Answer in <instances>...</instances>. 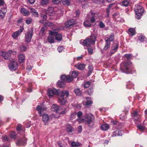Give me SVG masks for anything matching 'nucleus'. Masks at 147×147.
Listing matches in <instances>:
<instances>
[{"label":"nucleus","mask_w":147,"mask_h":147,"mask_svg":"<svg viewBox=\"0 0 147 147\" xmlns=\"http://www.w3.org/2000/svg\"><path fill=\"white\" fill-rule=\"evenodd\" d=\"M36 109L38 111L39 114L40 116L42 115V112L47 109L46 108H42L39 105L38 106L36 107ZM42 120L45 125L48 124L49 122V118L48 115L47 114H45L42 115Z\"/></svg>","instance_id":"1"},{"label":"nucleus","mask_w":147,"mask_h":147,"mask_svg":"<svg viewBox=\"0 0 147 147\" xmlns=\"http://www.w3.org/2000/svg\"><path fill=\"white\" fill-rule=\"evenodd\" d=\"M96 40V37L94 35L86 38L84 40H81L80 43L84 46L88 47L92 44H94Z\"/></svg>","instance_id":"2"},{"label":"nucleus","mask_w":147,"mask_h":147,"mask_svg":"<svg viewBox=\"0 0 147 147\" xmlns=\"http://www.w3.org/2000/svg\"><path fill=\"white\" fill-rule=\"evenodd\" d=\"M86 124L90 127H93L94 124V117L93 115L90 113L86 114Z\"/></svg>","instance_id":"3"},{"label":"nucleus","mask_w":147,"mask_h":147,"mask_svg":"<svg viewBox=\"0 0 147 147\" xmlns=\"http://www.w3.org/2000/svg\"><path fill=\"white\" fill-rule=\"evenodd\" d=\"M69 94V93L67 91L64 90L61 92L60 96L59 99V101L61 105L65 104L67 102L66 98L68 97Z\"/></svg>","instance_id":"4"},{"label":"nucleus","mask_w":147,"mask_h":147,"mask_svg":"<svg viewBox=\"0 0 147 147\" xmlns=\"http://www.w3.org/2000/svg\"><path fill=\"white\" fill-rule=\"evenodd\" d=\"M134 9L136 13V18L138 19H140L144 11L142 7L140 5L137 4L135 5V7Z\"/></svg>","instance_id":"5"},{"label":"nucleus","mask_w":147,"mask_h":147,"mask_svg":"<svg viewBox=\"0 0 147 147\" xmlns=\"http://www.w3.org/2000/svg\"><path fill=\"white\" fill-rule=\"evenodd\" d=\"M124 67L123 69H124V71L127 74H132V72L130 71L132 69V64L131 62H124L122 63Z\"/></svg>","instance_id":"6"},{"label":"nucleus","mask_w":147,"mask_h":147,"mask_svg":"<svg viewBox=\"0 0 147 147\" xmlns=\"http://www.w3.org/2000/svg\"><path fill=\"white\" fill-rule=\"evenodd\" d=\"M60 12V10L56 8L50 7L48 8L46 13L47 15L53 16L54 15L58 14Z\"/></svg>","instance_id":"7"},{"label":"nucleus","mask_w":147,"mask_h":147,"mask_svg":"<svg viewBox=\"0 0 147 147\" xmlns=\"http://www.w3.org/2000/svg\"><path fill=\"white\" fill-rule=\"evenodd\" d=\"M59 29L57 28L53 29V31H50L49 34L51 35H54L55 36V39L58 41H61L62 40V36L57 33V31L59 30Z\"/></svg>","instance_id":"8"},{"label":"nucleus","mask_w":147,"mask_h":147,"mask_svg":"<svg viewBox=\"0 0 147 147\" xmlns=\"http://www.w3.org/2000/svg\"><path fill=\"white\" fill-rule=\"evenodd\" d=\"M33 30L31 28L28 31L25 36V40L26 42H30L33 35Z\"/></svg>","instance_id":"9"},{"label":"nucleus","mask_w":147,"mask_h":147,"mask_svg":"<svg viewBox=\"0 0 147 147\" xmlns=\"http://www.w3.org/2000/svg\"><path fill=\"white\" fill-rule=\"evenodd\" d=\"M18 67V64L16 62L13 60L10 61V69L12 71L16 70Z\"/></svg>","instance_id":"10"},{"label":"nucleus","mask_w":147,"mask_h":147,"mask_svg":"<svg viewBox=\"0 0 147 147\" xmlns=\"http://www.w3.org/2000/svg\"><path fill=\"white\" fill-rule=\"evenodd\" d=\"M26 141V139L24 137H19L16 142V144L18 146H20L25 144Z\"/></svg>","instance_id":"11"},{"label":"nucleus","mask_w":147,"mask_h":147,"mask_svg":"<svg viewBox=\"0 0 147 147\" xmlns=\"http://www.w3.org/2000/svg\"><path fill=\"white\" fill-rule=\"evenodd\" d=\"M118 44L117 42H114L111 47V51L112 54H113L116 52L118 48Z\"/></svg>","instance_id":"12"},{"label":"nucleus","mask_w":147,"mask_h":147,"mask_svg":"<svg viewBox=\"0 0 147 147\" xmlns=\"http://www.w3.org/2000/svg\"><path fill=\"white\" fill-rule=\"evenodd\" d=\"M23 29V28L22 27L20 29L18 30L17 31L13 33L12 35V36L13 38H15L17 37L22 32Z\"/></svg>","instance_id":"13"},{"label":"nucleus","mask_w":147,"mask_h":147,"mask_svg":"<svg viewBox=\"0 0 147 147\" xmlns=\"http://www.w3.org/2000/svg\"><path fill=\"white\" fill-rule=\"evenodd\" d=\"M124 133V131L122 130H116L113 132V136H121Z\"/></svg>","instance_id":"14"},{"label":"nucleus","mask_w":147,"mask_h":147,"mask_svg":"<svg viewBox=\"0 0 147 147\" xmlns=\"http://www.w3.org/2000/svg\"><path fill=\"white\" fill-rule=\"evenodd\" d=\"M75 24V22L73 20H70L68 21L65 24V27L66 28H68L71 26H72Z\"/></svg>","instance_id":"15"},{"label":"nucleus","mask_w":147,"mask_h":147,"mask_svg":"<svg viewBox=\"0 0 147 147\" xmlns=\"http://www.w3.org/2000/svg\"><path fill=\"white\" fill-rule=\"evenodd\" d=\"M76 68L80 70H83L85 68V65L84 64H81L80 63H78L75 65Z\"/></svg>","instance_id":"16"},{"label":"nucleus","mask_w":147,"mask_h":147,"mask_svg":"<svg viewBox=\"0 0 147 147\" xmlns=\"http://www.w3.org/2000/svg\"><path fill=\"white\" fill-rule=\"evenodd\" d=\"M18 61L20 63H22L25 61V56L23 54H20L18 55Z\"/></svg>","instance_id":"17"},{"label":"nucleus","mask_w":147,"mask_h":147,"mask_svg":"<svg viewBox=\"0 0 147 147\" xmlns=\"http://www.w3.org/2000/svg\"><path fill=\"white\" fill-rule=\"evenodd\" d=\"M138 40L141 42L145 41L146 40V38L145 36L142 34H138Z\"/></svg>","instance_id":"18"},{"label":"nucleus","mask_w":147,"mask_h":147,"mask_svg":"<svg viewBox=\"0 0 147 147\" xmlns=\"http://www.w3.org/2000/svg\"><path fill=\"white\" fill-rule=\"evenodd\" d=\"M0 55L5 59H9L8 54L6 52H3V51H0Z\"/></svg>","instance_id":"19"},{"label":"nucleus","mask_w":147,"mask_h":147,"mask_svg":"<svg viewBox=\"0 0 147 147\" xmlns=\"http://www.w3.org/2000/svg\"><path fill=\"white\" fill-rule=\"evenodd\" d=\"M109 128V125L107 124H102L100 127L101 129L104 131L107 130Z\"/></svg>","instance_id":"20"},{"label":"nucleus","mask_w":147,"mask_h":147,"mask_svg":"<svg viewBox=\"0 0 147 147\" xmlns=\"http://www.w3.org/2000/svg\"><path fill=\"white\" fill-rule=\"evenodd\" d=\"M114 34L113 33H112L111 34L110 36L109 37L107 36H105V40H107V41H109L110 42V41H112L114 40Z\"/></svg>","instance_id":"21"},{"label":"nucleus","mask_w":147,"mask_h":147,"mask_svg":"<svg viewBox=\"0 0 147 147\" xmlns=\"http://www.w3.org/2000/svg\"><path fill=\"white\" fill-rule=\"evenodd\" d=\"M20 11L21 13L25 16H28L30 14L29 11L26 10L24 8H22Z\"/></svg>","instance_id":"22"},{"label":"nucleus","mask_w":147,"mask_h":147,"mask_svg":"<svg viewBox=\"0 0 147 147\" xmlns=\"http://www.w3.org/2000/svg\"><path fill=\"white\" fill-rule=\"evenodd\" d=\"M30 12L32 15L35 17H37L38 16V13L34 9L32 8H30Z\"/></svg>","instance_id":"23"},{"label":"nucleus","mask_w":147,"mask_h":147,"mask_svg":"<svg viewBox=\"0 0 147 147\" xmlns=\"http://www.w3.org/2000/svg\"><path fill=\"white\" fill-rule=\"evenodd\" d=\"M56 92V90L55 89L53 90L49 89V90L48 92V95L49 96H52Z\"/></svg>","instance_id":"24"},{"label":"nucleus","mask_w":147,"mask_h":147,"mask_svg":"<svg viewBox=\"0 0 147 147\" xmlns=\"http://www.w3.org/2000/svg\"><path fill=\"white\" fill-rule=\"evenodd\" d=\"M128 34L131 36L134 35L135 34V30L132 28H130L128 30Z\"/></svg>","instance_id":"25"},{"label":"nucleus","mask_w":147,"mask_h":147,"mask_svg":"<svg viewBox=\"0 0 147 147\" xmlns=\"http://www.w3.org/2000/svg\"><path fill=\"white\" fill-rule=\"evenodd\" d=\"M49 36L47 38V40L48 42L51 43L54 42V38L53 36L54 35H51Z\"/></svg>","instance_id":"26"},{"label":"nucleus","mask_w":147,"mask_h":147,"mask_svg":"<svg viewBox=\"0 0 147 147\" xmlns=\"http://www.w3.org/2000/svg\"><path fill=\"white\" fill-rule=\"evenodd\" d=\"M82 144L78 142H72L71 144V147H77L81 145Z\"/></svg>","instance_id":"27"},{"label":"nucleus","mask_w":147,"mask_h":147,"mask_svg":"<svg viewBox=\"0 0 147 147\" xmlns=\"http://www.w3.org/2000/svg\"><path fill=\"white\" fill-rule=\"evenodd\" d=\"M91 23L89 20L87 19L84 23V26L85 27H90L91 26Z\"/></svg>","instance_id":"28"},{"label":"nucleus","mask_w":147,"mask_h":147,"mask_svg":"<svg viewBox=\"0 0 147 147\" xmlns=\"http://www.w3.org/2000/svg\"><path fill=\"white\" fill-rule=\"evenodd\" d=\"M61 1L64 5L69 6L71 3L70 0H61Z\"/></svg>","instance_id":"29"},{"label":"nucleus","mask_w":147,"mask_h":147,"mask_svg":"<svg viewBox=\"0 0 147 147\" xmlns=\"http://www.w3.org/2000/svg\"><path fill=\"white\" fill-rule=\"evenodd\" d=\"M59 108V107L57 105H53L52 106L51 109L52 111L57 112L58 111Z\"/></svg>","instance_id":"30"},{"label":"nucleus","mask_w":147,"mask_h":147,"mask_svg":"<svg viewBox=\"0 0 147 147\" xmlns=\"http://www.w3.org/2000/svg\"><path fill=\"white\" fill-rule=\"evenodd\" d=\"M87 100L86 101L85 103V105L86 106H89L91 105L92 103V101L91 99L89 97H87L86 98Z\"/></svg>","instance_id":"31"},{"label":"nucleus","mask_w":147,"mask_h":147,"mask_svg":"<svg viewBox=\"0 0 147 147\" xmlns=\"http://www.w3.org/2000/svg\"><path fill=\"white\" fill-rule=\"evenodd\" d=\"M107 40H105L106 42V44L105 45L104 48V49L105 50H106L107 49H109L110 45V42L109 41H107Z\"/></svg>","instance_id":"32"},{"label":"nucleus","mask_w":147,"mask_h":147,"mask_svg":"<svg viewBox=\"0 0 147 147\" xmlns=\"http://www.w3.org/2000/svg\"><path fill=\"white\" fill-rule=\"evenodd\" d=\"M65 84L64 81H58L57 83V85L58 86L62 88L65 86Z\"/></svg>","instance_id":"33"},{"label":"nucleus","mask_w":147,"mask_h":147,"mask_svg":"<svg viewBox=\"0 0 147 147\" xmlns=\"http://www.w3.org/2000/svg\"><path fill=\"white\" fill-rule=\"evenodd\" d=\"M78 71L75 70L73 71L71 74V77L73 78H75L78 75Z\"/></svg>","instance_id":"34"},{"label":"nucleus","mask_w":147,"mask_h":147,"mask_svg":"<svg viewBox=\"0 0 147 147\" xmlns=\"http://www.w3.org/2000/svg\"><path fill=\"white\" fill-rule=\"evenodd\" d=\"M133 115L134 116V120L136 121V118L138 117V119L140 118V116L138 115V112L136 111H135L133 113Z\"/></svg>","instance_id":"35"},{"label":"nucleus","mask_w":147,"mask_h":147,"mask_svg":"<svg viewBox=\"0 0 147 147\" xmlns=\"http://www.w3.org/2000/svg\"><path fill=\"white\" fill-rule=\"evenodd\" d=\"M73 79V78H72L71 76L69 75H68L67 76L65 82H71L72 81Z\"/></svg>","instance_id":"36"},{"label":"nucleus","mask_w":147,"mask_h":147,"mask_svg":"<svg viewBox=\"0 0 147 147\" xmlns=\"http://www.w3.org/2000/svg\"><path fill=\"white\" fill-rule=\"evenodd\" d=\"M49 2V0H41L40 2V5L42 6L47 5Z\"/></svg>","instance_id":"37"},{"label":"nucleus","mask_w":147,"mask_h":147,"mask_svg":"<svg viewBox=\"0 0 147 147\" xmlns=\"http://www.w3.org/2000/svg\"><path fill=\"white\" fill-rule=\"evenodd\" d=\"M74 92L77 95L80 96L81 95V92L79 88L75 89L74 90Z\"/></svg>","instance_id":"38"},{"label":"nucleus","mask_w":147,"mask_h":147,"mask_svg":"<svg viewBox=\"0 0 147 147\" xmlns=\"http://www.w3.org/2000/svg\"><path fill=\"white\" fill-rule=\"evenodd\" d=\"M129 4V1L128 0L124 1L122 2V5L125 7L128 6Z\"/></svg>","instance_id":"39"},{"label":"nucleus","mask_w":147,"mask_h":147,"mask_svg":"<svg viewBox=\"0 0 147 147\" xmlns=\"http://www.w3.org/2000/svg\"><path fill=\"white\" fill-rule=\"evenodd\" d=\"M92 1L93 3L98 4L100 3H103L104 2L103 0H92Z\"/></svg>","instance_id":"40"},{"label":"nucleus","mask_w":147,"mask_h":147,"mask_svg":"<svg viewBox=\"0 0 147 147\" xmlns=\"http://www.w3.org/2000/svg\"><path fill=\"white\" fill-rule=\"evenodd\" d=\"M32 21V19L30 18H28L26 20V23L27 24H29Z\"/></svg>","instance_id":"41"},{"label":"nucleus","mask_w":147,"mask_h":147,"mask_svg":"<svg viewBox=\"0 0 147 147\" xmlns=\"http://www.w3.org/2000/svg\"><path fill=\"white\" fill-rule=\"evenodd\" d=\"M73 129L71 126H69L66 128L67 131L69 134H70L72 132Z\"/></svg>","instance_id":"42"},{"label":"nucleus","mask_w":147,"mask_h":147,"mask_svg":"<svg viewBox=\"0 0 147 147\" xmlns=\"http://www.w3.org/2000/svg\"><path fill=\"white\" fill-rule=\"evenodd\" d=\"M113 17H114L117 20V21H119V20L118 19V18L120 16V15L119 13H116L113 14Z\"/></svg>","instance_id":"43"},{"label":"nucleus","mask_w":147,"mask_h":147,"mask_svg":"<svg viewBox=\"0 0 147 147\" xmlns=\"http://www.w3.org/2000/svg\"><path fill=\"white\" fill-rule=\"evenodd\" d=\"M10 137L13 139H15L16 138V134L14 132H11L10 134Z\"/></svg>","instance_id":"44"},{"label":"nucleus","mask_w":147,"mask_h":147,"mask_svg":"<svg viewBox=\"0 0 147 147\" xmlns=\"http://www.w3.org/2000/svg\"><path fill=\"white\" fill-rule=\"evenodd\" d=\"M7 11V10L5 8H2L0 10V13H2V14H5Z\"/></svg>","instance_id":"45"},{"label":"nucleus","mask_w":147,"mask_h":147,"mask_svg":"<svg viewBox=\"0 0 147 147\" xmlns=\"http://www.w3.org/2000/svg\"><path fill=\"white\" fill-rule=\"evenodd\" d=\"M112 5L111 4H110L109 5V6L108 8H107L106 9V11L107 13V16H109V14L110 13V10L111 8V6H112Z\"/></svg>","instance_id":"46"},{"label":"nucleus","mask_w":147,"mask_h":147,"mask_svg":"<svg viewBox=\"0 0 147 147\" xmlns=\"http://www.w3.org/2000/svg\"><path fill=\"white\" fill-rule=\"evenodd\" d=\"M47 15L41 14L40 16L41 19L43 20H45L47 18Z\"/></svg>","instance_id":"47"},{"label":"nucleus","mask_w":147,"mask_h":147,"mask_svg":"<svg viewBox=\"0 0 147 147\" xmlns=\"http://www.w3.org/2000/svg\"><path fill=\"white\" fill-rule=\"evenodd\" d=\"M88 20L92 23H94L95 21V19L94 16L91 17Z\"/></svg>","instance_id":"48"},{"label":"nucleus","mask_w":147,"mask_h":147,"mask_svg":"<svg viewBox=\"0 0 147 147\" xmlns=\"http://www.w3.org/2000/svg\"><path fill=\"white\" fill-rule=\"evenodd\" d=\"M88 68L89 69V72L88 74L89 75H90L92 73V71L93 69V67L91 65H89L88 67Z\"/></svg>","instance_id":"49"},{"label":"nucleus","mask_w":147,"mask_h":147,"mask_svg":"<svg viewBox=\"0 0 147 147\" xmlns=\"http://www.w3.org/2000/svg\"><path fill=\"white\" fill-rule=\"evenodd\" d=\"M78 121L80 123L84 122L86 123V120H85L84 119H82L80 118V119H78Z\"/></svg>","instance_id":"50"},{"label":"nucleus","mask_w":147,"mask_h":147,"mask_svg":"<svg viewBox=\"0 0 147 147\" xmlns=\"http://www.w3.org/2000/svg\"><path fill=\"white\" fill-rule=\"evenodd\" d=\"M90 84V82L89 81L87 82L84 84V87L85 88H88L89 87Z\"/></svg>","instance_id":"51"},{"label":"nucleus","mask_w":147,"mask_h":147,"mask_svg":"<svg viewBox=\"0 0 147 147\" xmlns=\"http://www.w3.org/2000/svg\"><path fill=\"white\" fill-rule=\"evenodd\" d=\"M88 51L89 54H91L93 53V49L92 47H90L88 48Z\"/></svg>","instance_id":"52"},{"label":"nucleus","mask_w":147,"mask_h":147,"mask_svg":"<svg viewBox=\"0 0 147 147\" xmlns=\"http://www.w3.org/2000/svg\"><path fill=\"white\" fill-rule=\"evenodd\" d=\"M61 0H52V2L54 4H58L61 2Z\"/></svg>","instance_id":"53"},{"label":"nucleus","mask_w":147,"mask_h":147,"mask_svg":"<svg viewBox=\"0 0 147 147\" xmlns=\"http://www.w3.org/2000/svg\"><path fill=\"white\" fill-rule=\"evenodd\" d=\"M76 116V113H74L72 114L71 116L70 119L71 120H73L75 118Z\"/></svg>","instance_id":"54"},{"label":"nucleus","mask_w":147,"mask_h":147,"mask_svg":"<svg viewBox=\"0 0 147 147\" xmlns=\"http://www.w3.org/2000/svg\"><path fill=\"white\" fill-rule=\"evenodd\" d=\"M67 77V76H66L65 75H63L61 76V78L62 81L65 82Z\"/></svg>","instance_id":"55"},{"label":"nucleus","mask_w":147,"mask_h":147,"mask_svg":"<svg viewBox=\"0 0 147 147\" xmlns=\"http://www.w3.org/2000/svg\"><path fill=\"white\" fill-rule=\"evenodd\" d=\"M64 47L63 46H59L58 47L57 50L59 53L61 52L63 50Z\"/></svg>","instance_id":"56"},{"label":"nucleus","mask_w":147,"mask_h":147,"mask_svg":"<svg viewBox=\"0 0 147 147\" xmlns=\"http://www.w3.org/2000/svg\"><path fill=\"white\" fill-rule=\"evenodd\" d=\"M137 127L141 130H143L144 129V127L143 126L139 125L137 126Z\"/></svg>","instance_id":"57"},{"label":"nucleus","mask_w":147,"mask_h":147,"mask_svg":"<svg viewBox=\"0 0 147 147\" xmlns=\"http://www.w3.org/2000/svg\"><path fill=\"white\" fill-rule=\"evenodd\" d=\"M46 29V28L45 27H44L42 28L40 31V33L43 34Z\"/></svg>","instance_id":"58"},{"label":"nucleus","mask_w":147,"mask_h":147,"mask_svg":"<svg viewBox=\"0 0 147 147\" xmlns=\"http://www.w3.org/2000/svg\"><path fill=\"white\" fill-rule=\"evenodd\" d=\"M99 26H100V27L101 28H104L105 26V24L102 22H100L99 24Z\"/></svg>","instance_id":"59"},{"label":"nucleus","mask_w":147,"mask_h":147,"mask_svg":"<svg viewBox=\"0 0 147 147\" xmlns=\"http://www.w3.org/2000/svg\"><path fill=\"white\" fill-rule=\"evenodd\" d=\"M76 115H77L78 119H80L81 118V117L82 115V113L81 112L79 111L77 113Z\"/></svg>","instance_id":"60"},{"label":"nucleus","mask_w":147,"mask_h":147,"mask_svg":"<svg viewBox=\"0 0 147 147\" xmlns=\"http://www.w3.org/2000/svg\"><path fill=\"white\" fill-rule=\"evenodd\" d=\"M93 92V90L92 89H89L88 91V94L90 95Z\"/></svg>","instance_id":"61"},{"label":"nucleus","mask_w":147,"mask_h":147,"mask_svg":"<svg viewBox=\"0 0 147 147\" xmlns=\"http://www.w3.org/2000/svg\"><path fill=\"white\" fill-rule=\"evenodd\" d=\"M125 56L127 58V59H130L131 57V54H126Z\"/></svg>","instance_id":"62"},{"label":"nucleus","mask_w":147,"mask_h":147,"mask_svg":"<svg viewBox=\"0 0 147 147\" xmlns=\"http://www.w3.org/2000/svg\"><path fill=\"white\" fill-rule=\"evenodd\" d=\"M21 49L22 51H25L26 50V48L25 46L23 45L21 47Z\"/></svg>","instance_id":"63"},{"label":"nucleus","mask_w":147,"mask_h":147,"mask_svg":"<svg viewBox=\"0 0 147 147\" xmlns=\"http://www.w3.org/2000/svg\"><path fill=\"white\" fill-rule=\"evenodd\" d=\"M53 25L52 23L50 22H47L45 24V26H50Z\"/></svg>","instance_id":"64"}]
</instances>
